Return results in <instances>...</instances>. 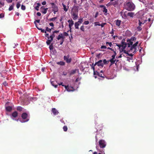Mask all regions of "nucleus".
<instances>
[{
	"label": "nucleus",
	"instance_id": "obj_1",
	"mask_svg": "<svg viewBox=\"0 0 154 154\" xmlns=\"http://www.w3.org/2000/svg\"><path fill=\"white\" fill-rule=\"evenodd\" d=\"M126 6L130 10H134L135 8V6L132 2H128L126 3Z\"/></svg>",
	"mask_w": 154,
	"mask_h": 154
},
{
	"label": "nucleus",
	"instance_id": "obj_2",
	"mask_svg": "<svg viewBox=\"0 0 154 154\" xmlns=\"http://www.w3.org/2000/svg\"><path fill=\"white\" fill-rule=\"evenodd\" d=\"M50 5L53 10H57L58 9L57 6L54 3H50Z\"/></svg>",
	"mask_w": 154,
	"mask_h": 154
},
{
	"label": "nucleus",
	"instance_id": "obj_3",
	"mask_svg": "<svg viewBox=\"0 0 154 154\" xmlns=\"http://www.w3.org/2000/svg\"><path fill=\"white\" fill-rule=\"evenodd\" d=\"M67 4H65L63 2L62 3V5L63 7V10H68L69 8V6H66Z\"/></svg>",
	"mask_w": 154,
	"mask_h": 154
},
{
	"label": "nucleus",
	"instance_id": "obj_4",
	"mask_svg": "<svg viewBox=\"0 0 154 154\" xmlns=\"http://www.w3.org/2000/svg\"><path fill=\"white\" fill-rule=\"evenodd\" d=\"M119 2L118 1H115L112 3L113 5L115 7H118L119 5Z\"/></svg>",
	"mask_w": 154,
	"mask_h": 154
},
{
	"label": "nucleus",
	"instance_id": "obj_5",
	"mask_svg": "<svg viewBox=\"0 0 154 154\" xmlns=\"http://www.w3.org/2000/svg\"><path fill=\"white\" fill-rule=\"evenodd\" d=\"M41 6V4L39 3H38L37 4V6L35 7V10H38L39 7Z\"/></svg>",
	"mask_w": 154,
	"mask_h": 154
},
{
	"label": "nucleus",
	"instance_id": "obj_6",
	"mask_svg": "<svg viewBox=\"0 0 154 154\" xmlns=\"http://www.w3.org/2000/svg\"><path fill=\"white\" fill-rule=\"evenodd\" d=\"M21 8L22 10H25L26 8L25 6L23 5H22L21 6Z\"/></svg>",
	"mask_w": 154,
	"mask_h": 154
},
{
	"label": "nucleus",
	"instance_id": "obj_7",
	"mask_svg": "<svg viewBox=\"0 0 154 154\" xmlns=\"http://www.w3.org/2000/svg\"><path fill=\"white\" fill-rule=\"evenodd\" d=\"M100 7L102 8H103V10H107L106 9L104 5H100Z\"/></svg>",
	"mask_w": 154,
	"mask_h": 154
},
{
	"label": "nucleus",
	"instance_id": "obj_8",
	"mask_svg": "<svg viewBox=\"0 0 154 154\" xmlns=\"http://www.w3.org/2000/svg\"><path fill=\"white\" fill-rule=\"evenodd\" d=\"M20 4L19 3H17L16 5V6L17 8H19L20 7Z\"/></svg>",
	"mask_w": 154,
	"mask_h": 154
},
{
	"label": "nucleus",
	"instance_id": "obj_9",
	"mask_svg": "<svg viewBox=\"0 0 154 154\" xmlns=\"http://www.w3.org/2000/svg\"><path fill=\"white\" fill-rule=\"evenodd\" d=\"M41 10H48V8H45L44 6H42V7H41Z\"/></svg>",
	"mask_w": 154,
	"mask_h": 154
},
{
	"label": "nucleus",
	"instance_id": "obj_10",
	"mask_svg": "<svg viewBox=\"0 0 154 154\" xmlns=\"http://www.w3.org/2000/svg\"><path fill=\"white\" fill-rule=\"evenodd\" d=\"M6 1L8 3H11L12 2V0H6Z\"/></svg>",
	"mask_w": 154,
	"mask_h": 154
},
{
	"label": "nucleus",
	"instance_id": "obj_11",
	"mask_svg": "<svg viewBox=\"0 0 154 154\" xmlns=\"http://www.w3.org/2000/svg\"><path fill=\"white\" fill-rule=\"evenodd\" d=\"M46 3L45 1H44L42 3V4L43 5H46Z\"/></svg>",
	"mask_w": 154,
	"mask_h": 154
},
{
	"label": "nucleus",
	"instance_id": "obj_12",
	"mask_svg": "<svg viewBox=\"0 0 154 154\" xmlns=\"http://www.w3.org/2000/svg\"><path fill=\"white\" fill-rule=\"evenodd\" d=\"M2 5H2L1 2L0 1V7H1Z\"/></svg>",
	"mask_w": 154,
	"mask_h": 154
},
{
	"label": "nucleus",
	"instance_id": "obj_13",
	"mask_svg": "<svg viewBox=\"0 0 154 154\" xmlns=\"http://www.w3.org/2000/svg\"><path fill=\"white\" fill-rule=\"evenodd\" d=\"M73 0V2H74V3H75V4L77 3V2L76 0Z\"/></svg>",
	"mask_w": 154,
	"mask_h": 154
},
{
	"label": "nucleus",
	"instance_id": "obj_14",
	"mask_svg": "<svg viewBox=\"0 0 154 154\" xmlns=\"http://www.w3.org/2000/svg\"><path fill=\"white\" fill-rule=\"evenodd\" d=\"M12 8H11V7H10L9 8V10H12Z\"/></svg>",
	"mask_w": 154,
	"mask_h": 154
}]
</instances>
